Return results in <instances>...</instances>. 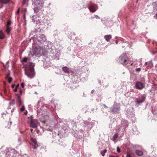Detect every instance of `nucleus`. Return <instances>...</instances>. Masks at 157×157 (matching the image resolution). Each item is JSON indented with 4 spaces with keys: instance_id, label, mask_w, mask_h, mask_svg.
Instances as JSON below:
<instances>
[{
    "instance_id": "nucleus-1",
    "label": "nucleus",
    "mask_w": 157,
    "mask_h": 157,
    "mask_svg": "<svg viewBox=\"0 0 157 157\" xmlns=\"http://www.w3.org/2000/svg\"><path fill=\"white\" fill-rule=\"evenodd\" d=\"M33 40L34 44L39 45L40 48H45L44 44L46 42L47 39L44 34L35 35L33 37Z\"/></svg>"
},
{
    "instance_id": "nucleus-2",
    "label": "nucleus",
    "mask_w": 157,
    "mask_h": 157,
    "mask_svg": "<svg viewBox=\"0 0 157 157\" xmlns=\"http://www.w3.org/2000/svg\"><path fill=\"white\" fill-rule=\"evenodd\" d=\"M23 68H25V74L30 78L34 77L35 75L34 68V63L32 62L29 63V64L23 63Z\"/></svg>"
},
{
    "instance_id": "nucleus-3",
    "label": "nucleus",
    "mask_w": 157,
    "mask_h": 157,
    "mask_svg": "<svg viewBox=\"0 0 157 157\" xmlns=\"http://www.w3.org/2000/svg\"><path fill=\"white\" fill-rule=\"evenodd\" d=\"M2 150L0 153V155L2 156V154L5 155V156L7 157H13L14 156V154L17 153V151L14 149L5 147L2 146L0 148V150Z\"/></svg>"
},
{
    "instance_id": "nucleus-4",
    "label": "nucleus",
    "mask_w": 157,
    "mask_h": 157,
    "mask_svg": "<svg viewBox=\"0 0 157 157\" xmlns=\"http://www.w3.org/2000/svg\"><path fill=\"white\" fill-rule=\"evenodd\" d=\"M32 6L34 13H37L39 10L43 7L44 5L43 0H32Z\"/></svg>"
},
{
    "instance_id": "nucleus-5",
    "label": "nucleus",
    "mask_w": 157,
    "mask_h": 157,
    "mask_svg": "<svg viewBox=\"0 0 157 157\" xmlns=\"http://www.w3.org/2000/svg\"><path fill=\"white\" fill-rule=\"evenodd\" d=\"M34 46L35 47V48L33 49V53H30L29 54L30 59L31 57L34 56H36L40 54V51L38 49V48H41L39 47V45H36V44H34Z\"/></svg>"
},
{
    "instance_id": "nucleus-6",
    "label": "nucleus",
    "mask_w": 157,
    "mask_h": 157,
    "mask_svg": "<svg viewBox=\"0 0 157 157\" xmlns=\"http://www.w3.org/2000/svg\"><path fill=\"white\" fill-rule=\"evenodd\" d=\"M34 13L35 14L32 16V21L36 24H40L41 19L40 18V12L39 13Z\"/></svg>"
},
{
    "instance_id": "nucleus-7",
    "label": "nucleus",
    "mask_w": 157,
    "mask_h": 157,
    "mask_svg": "<svg viewBox=\"0 0 157 157\" xmlns=\"http://www.w3.org/2000/svg\"><path fill=\"white\" fill-rule=\"evenodd\" d=\"M127 55L125 54H123L119 58L118 61L120 63L125 65L127 63Z\"/></svg>"
},
{
    "instance_id": "nucleus-8",
    "label": "nucleus",
    "mask_w": 157,
    "mask_h": 157,
    "mask_svg": "<svg viewBox=\"0 0 157 157\" xmlns=\"http://www.w3.org/2000/svg\"><path fill=\"white\" fill-rule=\"evenodd\" d=\"M120 105L118 103H114L113 106L111 107L112 113H119L120 110Z\"/></svg>"
},
{
    "instance_id": "nucleus-9",
    "label": "nucleus",
    "mask_w": 157,
    "mask_h": 157,
    "mask_svg": "<svg viewBox=\"0 0 157 157\" xmlns=\"http://www.w3.org/2000/svg\"><path fill=\"white\" fill-rule=\"evenodd\" d=\"M146 95L145 94L142 95L136 99L135 102L137 104H140L143 102L146 98Z\"/></svg>"
},
{
    "instance_id": "nucleus-10",
    "label": "nucleus",
    "mask_w": 157,
    "mask_h": 157,
    "mask_svg": "<svg viewBox=\"0 0 157 157\" xmlns=\"http://www.w3.org/2000/svg\"><path fill=\"white\" fill-rule=\"evenodd\" d=\"M51 54V56L53 59H59L60 55V52L59 50H55L54 52H52Z\"/></svg>"
},
{
    "instance_id": "nucleus-11",
    "label": "nucleus",
    "mask_w": 157,
    "mask_h": 157,
    "mask_svg": "<svg viewBox=\"0 0 157 157\" xmlns=\"http://www.w3.org/2000/svg\"><path fill=\"white\" fill-rule=\"evenodd\" d=\"M30 126L33 128H36L38 126V121L36 119H31L30 122Z\"/></svg>"
},
{
    "instance_id": "nucleus-12",
    "label": "nucleus",
    "mask_w": 157,
    "mask_h": 157,
    "mask_svg": "<svg viewBox=\"0 0 157 157\" xmlns=\"http://www.w3.org/2000/svg\"><path fill=\"white\" fill-rule=\"evenodd\" d=\"M144 86L143 84L140 82H136L135 84V88L139 90H142Z\"/></svg>"
},
{
    "instance_id": "nucleus-13",
    "label": "nucleus",
    "mask_w": 157,
    "mask_h": 157,
    "mask_svg": "<svg viewBox=\"0 0 157 157\" xmlns=\"http://www.w3.org/2000/svg\"><path fill=\"white\" fill-rule=\"evenodd\" d=\"M83 123V126L86 127V126L89 128V129H90L93 127V125L91 124V123L88 121H83L82 123Z\"/></svg>"
},
{
    "instance_id": "nucleus-14",
    "label": "nucleus",
    "mask_w": 157,
    "mask_h": 157,
    "mask_svg": "<svg viewBox=\"0 0 157 157\" xmlns=\"http://www.w3.org/2000/svg\"><path fill=\"white\" fill-rule=\"evenodd\" d=\"M47 20V19L45 18L41 19L40 25H44V26H46Z\"/></svg>"
},
{
    "instance_id": "nucleus-15",
    "label": "nucleus",
    "mask_w": 157,
    "mask_h": 157,
    "mask_svg": "<svg viewBox=\"0 0 157 157\" xmlns=\"http://www.w3.org/2000/svg\"><path fill=\"white\" fill-rule=\"evenodd\" d=\"M89 9L90 11L93 13L96 10V9L95 8V6L91 5L89 7Z\"/></svg>"
},
{
    "instance_id": "nucleus-16",
    "label": "nucleus",
    "mask_w": 157,
    "mask_h": 157,
    "mask_svg": "<svg viewBox=\"0 0 157 157\" xmlns=\"http://www.w3.org/2000/svg\"><path fill=\"white\" fill-rule=\"evenodd\" d=\"M17 96V100L18 102V104L19 106H20L22 105V101H21V98L19 96V94H16Z\"/></svg>"
},
{
    "instance_id": "nucleus-17",
    "label": "nucleus",
    "mask_w": 157,
    "mask_h": 157,
    "mask_svg": "<svg viewBox=\"0 0 157 157\" xmlns=\"http://www.w3.org/2000/svg\"><path fill=\"white\" fill-rule=\"evenodd\" d=\"M104 38L107 41H109L112 38V36L111 35H107L104 36Z\"/></svg>"
},
{
    "instance_id": "nucleus-18",
    "label": "nucleus",
    "mask_w": 157,
    "mask_h": 157,
    "mask_svg": "<svg viewBox=\"0 0 157 157\" xmlns=\"http://www.w3.org/2000/svg\"><path fill=\"white\" fill-rule=\"evenodd\" d=\"M62 70L65 73H68L70 72V70L67 67H63Z\"/></svg>"
},
{
    "instance_id": "nucleus-19",
    "label": "nucleus",
    "mask_w": 157,
    "mask_h": 157,
    "mask_svg": "<svg viewBox=\"0 0 157 157\" xmlns=\"http://www.w3.org/2000/svg\"><path fill=\"white\" fill-rule=\"evenodd\" d=\"M136 153L137 155L139 156H141L143 154V152L139 150H136Z\"/></svg>"
},
{
    "instance_id": "nucleus-20",
    "label": "nucleus",
    "mask_w": 157,
    "mask_h": 157,
    "mask_svg": "<svg viewBox=\"0 0 157 157\" xmlns=\"http://www.w3.org/2000/svg\"><path fill=\"white\" fill-rule=\"evenodd\" d=\"M127 117H128L129 118H132V117H133L134 116V114L133 113V112H131L130 113H127Z\"/></svg>"
},
{
    "instance_id": "nucleus-21",
    "label": "nucleus",
    "mask_w": 157,
    "mask_h": 157,
    "mask_svg": "<svg viewBox=\"0 0 157 157\" xmlns=\"http://www.w3.org/2000/svg\"><path fill=\"white\" fill-rule=\"evenodd\" d=\"M10 0H0V2L2 4H6L9 2Z\"/></svg>"
},
{
    "instance_id": "nucleus-22",
    "label": "nucleus",
    "mask_w": 157,
    "mask_h": 157,
    "mask_svg": "<svg viewBox=\"0 0 157 157\" xmlns=\"http://www.w3.org/2000/svg\"><path fill=\"white\" fill-rule=\"evenodd\" d=\"M52 137L54 139L55 138H57L58 137L59 134V133H56V132H52Z\"/></svg>"
},
{
    "instance_id": "nucleus-23",
    "label": "nucleus",
    "mask_w": 157,
    "mask_h": 157,
    "mask_svg": "<svg viewBox=\"0 0 157 157\" xmlns=\"http://www.w3.org/2000/svg\"><path fill=\"white\" fill-rule=\"evenodd\" d=\"M118 136V135L117 133H116V134H114L113 135L112 140H113V141H114L116 140V139L117 138Z\"/></svg>"
},
{
    "instance_id": "nucleus-24",
    "label": "nucleus",
    "mask_w": 157,
    "mask_h": 157,
    "mask_svg": "<svg viewBox=\"0 0 157 157\" xmlns=\"http://www.w3.org/2000/svg\"><path fill=\"white\" fill-rule=\"evenodd\" d=\"M10 28L9 26H7L6 31L8 34L9 35L10 34Z\"/></svg>"
},
{
    "instance_id": "nucleus-25",
    "label": "nucleus",
    "mask_w": 157,
    "mask_h": 157,
    "mask_svg": "<svg viewBox=\"0 0 157 157\" xmlns=\"http://www.w3.org/2000/svg\"><path fill=\"white\" fill-rule=\"evenodd\" d=\"M148 63L147 67H151L153 66L152 60H150L149 62H148Z\"/></svg>"
},
{
    "instance_id": "nucleus-26",
    "label": "nucleus",
    "mask_w": 157,
    "mask_h": 157,
    "mask_svg": "<svg viewBox=\"0 0 157 157\" xmlns=\"http://www.w3.org/2000/svg\"><path fill=\"white\" fill-rule=\"evenodd\" d=\"M32 148L34 149H36L38 146V145L37 144V143L32 144Z\"/></svg>"
},
{
    "instance_id": "nucleus-27",
    "label": "nucleus",
    "mask_w": 157,
    "mask_h": 157,
    "mask_svg": "<svg viewBox=\"0 0 157 157\" xmlns=\"http://www.w3.org/2000/svg\"><path fill=\"white\" fill-rule=\"evenodd\" d=\"M28 59L26 57H24L21 60V62L22 63H26L28 62Z\"/></svg>"
},
{
    "instance_id": "nucleus-28",
    "label": "nucleus",
    "mask_w": 157,
    "mask_h": 157,
    "mask_svg": "<svg viewBox=\"0 0 157 157\" xmlns=\"http://www.w3.org/2000/svg\"><path fill=\"white\" fill-rule=\"evenodd\" d=\"M12 88L13 89V90L14 92H17V88L15 87V85L14 84L12 85Z\"/></svg>"
},
{
    "instance_id": "nucleus-29",
    "label": "nucleus",
    "mask_w": 157,
    "mask_h": 157,
    "mask_svg": "<svg viewBox=\"0 0 157 157\" xmlns=\"http://www.w3.org/2000/svg\"><path fill=\"white\" fill-rule=\"evenodd\" d=\"M4 37V35L2 32L1 31H0V39H2Z\"/></svg>"
},
{
    "instance_id": "nucleus-30",
    "label": "nucleus",
    "mask_w": 157,
    "mask_h": 157,
    "mask_svg": "<svg viewBox=\"0 0 157 157\" xmlns=\"http://www.w3.org/2000/svg\"><path fill=\"white\" fill-rule=\"evenodd\" d=\"M46 22V25L48 26H51L52 24L50 23L48 19H47Z\"/></svg>"
},
{
    "instance_id": "nucleus-31",
    "label": "nucleus",
    "mask_w": 157,
    "mask_h": 157,
    "mask_svg": "<svg viewBox=\"0 0 157 157\" xmlns=\"http://www.w3.org/2000/svg\"><path fill=\"white\" fill-rule=\"evenodd\" d=\"M31 141L33 143L32 144H33L37 143L36 140L34 138H32Z\"/></svg>"
},
{
    "instance_id": "nucleus-32",
    "label": "nucleus",
    "mask_w": 157,
    "mask_h": 157,
    "mask_svg": "<svg viewBox=\"0 0 157 157\" xmlns=\"http://www.w3.org/2000/svg\"><path fill=\"white\" fill-rule=\"evenodd\" d=\"M28 2V0H23L22 3V5H25L26 4H28L27 3Z\"/></svg>"
},
{
    "instance_id": "nucleus-33",
    "label": "nucleus",
    "mask_w": 157,
    "mask_h": 157,
    "mask_svg": "<svg viewBox=\"0 0 157 157\" xmlns=\"http://www.w3.org/2000/svg\"><path fill=\"white\" fill-rule=\"evenodd\" d=\"M106 152V150L105 149L103 151L101 152V154L103 156H104L105 153Z\"/></svg>"
},
{
    "instance_id": "nucleus-34",
    "label": "nucleus",
    "mask_w": 157,
    "mask_h": 157,
    "mask_svg": "<svg viewBox=\"0 0 157 157\" xmlns=\"http://www.w3.org/2000/svg\"><path fill=\"white\" fill-rule=\"evenodd\" d=\"M40 129L39 130H36V132L38 133H39V132H40V131H44V130H43V128H42V127H40Z\"/></svg>"
},
{
    "instance_id": "nucleus-35",
    "label": "nucleus",
    "mask_w": 157,
    "mask_h": 157,
    "mask_svg": "<svg viewBox=\"0 0 157 157\" xmlns=\"http://www.w3.org/2000/svg\"><path fill=\"white\" fill-rule=\"evenodd\" d=\"M141 68L140 67L136 68V71L137 72H139L140 71H141Z\"/></svg>"
},
{
    "instance_id": "nucleus-36",
    "label": "nucleus",
    "mask_w": 157,
    "mask_h": 157,
    "mask_svg": "<svg viewBox=\"0 0 157 157\" xmlns=\"http://www.w3.org/2000/svg\"><path fill=\"white\" fill-rule=\"evenodd\" d=\"M25 109V107L24 105H23L22 107L20 109V110L21 112L23 111Z\"/></svg>"
},
{
    "instance_id": "nucleus-37",
    "label": "nucleus",
    "mask_w": 157,
    "mask_h": 157,
    "mask_svg": "<svg viewBox=\"0 0 157 157\" xmlns=\"http://www.w3.org/2000/svg\"><path fill=\"white\" fill-rule=\"evenodd\" d=\"M12 80V78L10 77L8 79V82L9 83H10Z\"/></svg>"
},
{
    "instance_id": "nucleus-38",
    "label": "nucleus",
    "mask_w": 157,
    "mask_h": 157,
    "mask_svg": "<svg viewBox=\"0 0 157 157\" xmlns=\"http://www.w3.org/2000/svg\"><path fill=\"white\" fill-rule=\"evenodd\" d=\"M126 157H132L130 154L127 153L126 154Z\"/></svg>"
},
{
    "instance_id": "nucleus-39",
    "label": "nucleus",
    "mask_w": 157,
    "mask_h": 157,
    "mask_svg": "<svg viewBox=\"0 0 157 157\" xmlns=\"http://www.w3.org/2000/svg\"><path fill=\"white\" fill-rule=\"evenodd\" d=\"M21 157H29L26 154H24L21 155Z\"/></svg>"
},
{
    "instance_id": "nucleus-40",
    "label": "nucleus",
    "mask_w": 157,
    "mask_h": 157,
    "mask_svg": "<svg viewBox=\"0 0 157 157\" xmlns=\"http://www.w3.org/2000/svg\"><path fill=\"white\" fill-rule=\"evenodd\" d=\"M12 105H13V102H12H12H10V103H9V106H8V109H10V105H12Z\"/></svg>"
},
{
    "instance_id": "nucleus-41",
    "label": "nucleus",
    "mask_w": 157,
    "mask_h": 157,
    "mask_svg": "<svg viewBox=\"0 0 157 157\" xmlns=\"http://www.w3.org/2000/svg\"><path fill=\"white\" fill-rule=\"evenodd\" d=\"M142 60V58L140 59H138V61L140 62V64L141 65H142V63H141Z\"/></svg>"
},
{
    "instance_id": "nucleus-42",
    "label": "nucleus",
    "mask_w": 157,
    "mask_h": 157,
    "mask_svg": "<svg viewBox=\"0 0 157 157\" xmlns=\"http://www.w3.org/2000/svg\"><path fill=\"white\" fill-rule=\"evenodd\" d=\"M117 151L118 153H120V151H121L120 149V148L118 147H117Z\"/></svg>"
},
{
    "instance_id": "nucleus-43",
    "label": "nucleus",
    "mask_w": 157,
    "mask_h": 157,
    "mask_svg": "<svg viewBox=\"0 0 157 157\" xmlns=\"http://www.w3.org/2000/svg\"><path fill=\"white\" fill-rule=\"evenodd\" d=\"M59 140L58 139H56L54 141H52V142H55L58 143V142L59 141Z\"/></svg>"
},
{
    "instance_id": "nucleus-44",
    "label": "nucleus",
    "mask_w": 157,
    "mask_h": 157,
    "mask_svg": "<svg viewBox=\"0 0 157 157\" xmlns=\"http://www.w3.org/2000/svg\"><path fill=\"white\" fill-rule=\"evenodd\" d=\"M11 23L10 21H8L7 23V26H9V25H11Z\"/></svg>"
},
{
    "instance_id": "nucleus-45",
    "label": "nucleus",
    "mask_w": 157,
    "mask_h": 157,
    "mask_svg": "<svg viewBox=\"0 0 157 157\" xmlns=\"http://www.w3.org/2000/svg\"><path fill=\"white\" fill-rule=\"evenodd\" d=\"M109 157H118L116 155H110Z\"/></svg>"
},
{
    "instance_id": "nucleus-46",
    "label": "nucleus",
    "mask_w": 157,
    "mask_h": 157,
    "mask_svg": "<svg viewBox=\"0 0 157 157\" xmlns=\"http://www.w3.org/2000/svg\"><path fill=\"white\" fill-rule=\"evenodd\" d=\"M21 85L22 86V87L23 88L24 87V84L23 83H21Z\"/></svg>"
},
{
    "instance_id": "nucleus-47",
    "label": "nucleus",
    "mask_w": 157,
    "mask_h": 157,
    "mask_svg": "<svg viewBox=\"0 0 157 157\" xmlns=\"http://www.w3.org/2000/svg\"><path fill=\"white\" fill-rule=\"evenodd\" d=\"M148 62H146L145 63V64H144V65L146 67H147V65H148Z\"/></svg>"
},
{
    "instance_id": "nucleus-48",
    "label": "nucleus",
    "mask_w": 157,
    "mask_h": 157,
    "mask_svg": "<svg viewBox=\"0 0 157 157\" xmlns=\"http://www.w3.org/2000/svg\"><path fill=\"white\" fill-rule=\"evenodd\" d=\"M28 112L27 110H26L24 112V114L25 115H26L27 114Z\"/></svg>"
},
{
    "instance_id": "nucleus-49",
    "label": "nucleus",
    "mask_w": 157,
    "mask_h": 157,
    "mask_svg": "<svg viewBox=\"0 0 157 157\" xmlns=\"http://www.w3.org/2000/svg\"><path fill=\"white\" fill-rule=\"evenodd\" d=\"M95 17L97 18V19H99L100 18V17H99L98 15H95Z\"/></svg>"
},
{
    "instance_id": "nucleus-50",
    "label": "nucleus",
    "mask_w": 157,
    "mask_h": 157,
    "mask_svg": "<svg viewBox=\"0 0 157 157\" xmlns=\"http://www.w3.org/2000/svg\"><path fill=\"white\" fill-rule=\"evenodd\" d=\"M16 13L17 14H19V8L18 9V10L17 11V12H16Z\"/></svg>"
},
{
    "instance_id": "nucleus-51",
    "label": "nucleus",
    "mask_w": 157,
    "mask_h": 157,
    "mask_svg": "<svg viewBox=\"0 0 157 157\" xmlns=\"http://www.w3.org/2000/svg\"><path fill=\"white\" fill-rule=\"evenodd\" d=\"M23 17H24V19H25V13H24Z\"/></svg>"
},
{
    "instance_id": "nucleus-52",
    "label": "nucleus",
    "mask_w": 157,
    "mask_h": 157,
    "mask_svg": "<svg viewBox=\"0 0 157 157\" xmlns=\"http://www.w3.org/2000/svg\"><path fill=\"white\" fill-rule=\"evenodd\" d=\"M19 84H17L16 86H15V87H16L17 88H18L19 87Z\"/></svg>"
},
{
    "instance_id": "nucleus-53",
    "label": "nucleus",
    "mask_w": 157,
    "mask_h": 157,
    "mask_svg": "<svg viewBox=\"0 0 157 157\" xmlns=\"http://www.w3.org/2000/svg\"><path fill=\"white\" fill-rule=\"evenodd\" d=\"M94 92V90H92L91 92V94H93Z\"/></svg>"
},
{
    "instance_id": "nucleus-54",
    "label": "nucleus",
    "mask_w": 157,
    "mask_h": 157,
    "mask_svg": "<svg viewBox=\"0 0 157 157\" xmlns=\"http://www.w3.org/2000/svg\"><path fill=\"white\" fill-rule=\"evenodd\" d=\"M103 106H104V107L105 108H108V107L105 104L103 105Z\"/></svg>"
},
{
    "instance_id": "nucleus-55",
    "label": "nucleus",
    "mask_w": 157,
    "mask_h": 157,
    "mask_svg": "<svg viewBox=\"0 0 157 157\" xmlns=\"http://www.w3.org/2000/svg\"><path fill=\"white\" fill-rule=\"evenodd\" d=\"M9 76H10V74L9 73V74H8L7 75L6 77H9Z\"/></svg>"
},
{
    "instance_id": "nucleus-56",
    "label": "nucleus",
    "mask_w": 157,
    "mask_h": 157,
    "mask_svg": "<svg viewBox=\"0 0 157 157\" xmlns=\"http://www.w3.org/2000/svg\"><path fill=\"white\" fill-rule=\"evenodd\" d=\"M98 82L100 85L101 84V81L100 80H98Z\"/></svg>"
},
{
    "instance_id": "nucleus-57",
    "label": "nucleus",
    "mask_w": 157,
    "mask_h": 157,
    "mask_svg": "<svg viewBox=\"0 0 157 157\" xmlns=\"http://www.w3.org/2000/svg\"><path fill=\"white\" fill-rule=\"evenodd\" d=\"M20 93L21 94V93H22V90L21 89L20 90Z\"/></svg>"
},
{
    "instance_id": "nucleus-58",
    "label": "nucleus",
    "mask_w": 157,
    "mask_h": 157,
    "mask_svg": "<svg viewBox=\"0 0 157 157\" xmlns=\"http://www.w3.org/2000/svg\"><path fill=\"white\" fill-rule=\"evenodd\" d=\"M10 124V125H11V124H12V122H9V123H8V124Z\"/></svg>"
},
{
    "instance_id": "nucleus-59",
    "label": "nucleus",
    "mask_w": 157,
    "mask_h": 157,
    "mask_svg": "<svg viewBox=\"0 0 157 157\" xmlns=\"http://www.w3.org/2000/svg\"><path fill=\"white\" fill-rule=\"evenodd\" d=\"M4 92L5 93H6V89H4Z\"/></svg>"
},
{
    "instance_id": "nucleus-60",
    "label": "nucleus",
    "mask_w": 157,
    "mask_h": 157,
    "mask_svg": "<svg viewBox=\"0 0 157 157\" xmlns=\"http://www.w3.org/2000/svg\"><path fill=\"white\" fill-rule=\"evenodd\" d=\"M25 12V13L27 11L26 9H24Z\"/></svg>"
},
{
    "instance_id": "nucleus-61",
    "label": "nucleus",
    "mask_w": 157,
    "mask_h": 157,
    "mask_svg": "<svg viewBox=\"0 0 157 157\" xmlns=\"http://www.w3.org/2000/svg\"><path fill=\"white\" fill-rule=\"evenodd\" d=\"M21 157V155H18V156H17V157Z\"/></svg>"
},
{
    "instance_id": "nucleus-62",
    "label": "nucleus",
    "mask_w": 157,
    "mask_h": 157,
    "mask_svg": "<svg viewBox=\"0 0 157 157\" xmlns=\"http://www.w3.org/2000/svg\"><path fill=\"white\" fill-rule=\"evenodd\" d=\"M14 109L13 108V109H12V110H11L12 112L13 111Z\"/></svg>"
},
{
    "instance_id": "nucleus-63",
    "label": "nucleus",
    "mask_w": 157,
    "mask_h": 157,
    "mask_svg": "<svg viewBox=\"0 0 157 157\" xmlns=\"http://www.w3.org/2000/svg\"><path fill=\"white\" fill-rule=\"evenodd\" d=\"M33 33L32 32H31V33H30V35L31 36V35H32Z\"/></svg>"
},
{
    "instance_id": "nucleus-64",
    "label": "nucleus",
    "mask_w": 157,
    "mask_h": 157,
    "mask_svg": "<svg viewBox=\"0 0 157 157\" xmlns=\"http://www.w3.org/2000/svg\"><path fill=\"white\" fill-rule=\"evenodd\" d=\"M116 42V44H118V41H117V40H116V42Z\"/></svg>"
}]
</instances>
